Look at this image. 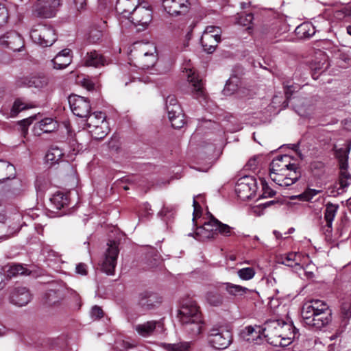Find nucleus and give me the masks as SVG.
<instances>
[{
  "mask_svg": "<svg viewBox=\"0 0 351 351\" xmlns=\"http://www.w3.org/2000/svg\"><path fill=\"white\" fill-rule=\"evenodd\" d=\"M292 333L293 326L281 319H269L262 328V335L274 346H285L281 341L290 340Z\"/></svg>",
  "mask_w": 351,
  "mask_h": 351,
  "instance_id": "nucleus-1",
  "label": "nucleus"
},
{
  "mask_svg": "<svg viewBox=\"0 0 351 351\" xmlns=\"http://www.w3.org/2000/svg\"><path fill=\"white\" fill-rule=\"evenodd\" d=\"M219 234L229 237L232 234V228L221 223L210 215L208 221L205 222L203 226L197 227L194 233H189L188 236L193 237L197 241L204 242L215 239Z\"/></svg>",
  "mask_w": 351,
  "mask_h": 351,
  "instance_id": "nucleus-2",
  "label": "nucleus"
},
{
  "mask_svg": "<svg viewBox=\"0 0 351 351\" xmlns=\"http://www.w3.org/2000/svg\"><path fill=\"white\" fill-rule=\"evenodd\" d=\"M30 37L35 43L43 47L51 46L57 39L53 27L43 24L32 29Z\"/></svg>",
  "mask_w": 351,
  "mask_h": 351,
  "instance_id": "nucleus-3",
  "label": "nucleus"
},
{
  "mask_svg": "<svg viewBox=\"0 0 351 351\" xmlns=\"http://www.w3.org/2000/svg\"><path fill=\"white\" fill-rule=\"evenodd\" d=\"M208 341L215 349L227 348L232 342L231 332L223 326H213L208 332Z\"/></svg>",
  "mask_w": 351,
  "mask_h": 351,
  "instance_id": "nucleus-4",
  "label": "nucleus"
},
{
  "mask_svg": "<svg viewBox=\"0 0 351 351\" xmlns=\"http://www.w3.org/2000/svg\"><path fill=\"white\" fill-rule=\"evenodd\" d=\"M291 157L285 154L277 156L269 165V177L273 181H276V174H283L287 171H293L295 174L296 166L291 162Z\"/></svg>",
  "mask_w": 351,
  "mask_h": 351,
  "instance_id": "nucleus-5",
  "label": "nucleus"
},
{
  "mask_svg": "<svg viewBox=\"0 0 351 351\" xmlns=\"http://www.w3.org/2000/svg\"><path fill=\"white\" fill-rule=\"evenodd\" d=\"M62 0H37L33 6L34 14L41 18L49 19L55 16Z\"/></svg>",
  "mask_w": 351,
  "mask_h": 351,
  "instance_id": "nucleus-6",
  "label": "nucleus"
},
{
  "mask_svg": "<svg viewBox=\"0 0 351 351\" xmlns=\"http://www.w3.org/2000/svg\"><path fill=\"white\" fill-rule=\"evenodd\" d=\"M257 189L256 180L252 176H244L238 180L235 186V193L241 200L252 197Z\"/></svg>",
  "mask_w": 351,
  "mask_h": 351,
  "instance_id": "nucleus-7",
  "label": "nucleus"
},
{
  "mask_svg": "<svg viewBox=\"0 0 351 351\" xmlns=\"http://www.w3.org/2000/svg\"><path fill=\"white\" fill-rule=\"evenodd\" d=\"M68 100L70 108L75 116L85 118L90 115L91 106L87 98L71 95L69 97Z\"/></svg>",
  "mask_w": 351,
  "mask_h": 351,
  "instance_id": "nucleus-8",
  "label": "nucleus"
},
{
  "mask_svg": "<svg viewBox=\"0 0 351 351\" xmlns=\"http://www.w3.org/2000/svg\"><path fill=\"white\" fill-rule=\"evenodd\" d=\"M108 247L101 264V270L108 275L114 274L119 250L117 243L112 241L108 243Z\"/></svg>",
  "mask_w": 351,
  "mask_h": 351,
  "instance_id": "nucleus-9",
  "label": "nucleus"
},
{
  "mask_svg": "<svg viewBox=\"0 0 351 351\" xmlns=\"http://www.w3.org/2000/svg\"><path fill=\"white\" fill-rule=\"evenodd\" d=\"M348 165L343 163L341 167L339 178L331 188L330 195L336 197L345 193L351 184V174L348 171Z\"/></svg>",
  "mask_w": 351,
  "mask_h": 351,
  "instance_id": "nucleus-10",
  "label": "nucleus"
},
{
  "mask_svg": "<svg viewBox=\"0 0 351 351\" xmlns=\"http://www.w3.org/2000/svg\"><path fill=\"white\" fill-rule=\"evenodd\" d=\"M162 7L169 14L178 16L189 12L190 3L189 0H162Z\"/></svg>",
  "mask_w": 351,
  "mask_h": 351,
  "instance_id": "nucleus-11",
  "label": "nucleus"
},
{
  "mask_svg": "<svg viewBox=\"0 0 351 351\" xmlns=\"http://www.w3.org/2000/svg\"><path fill=\"white\" fill-rule=\"evenodd\" d=\"M0 45L13 51H20L23 47V40L15 31L8 32L0 37Z\"/></svg>",
  "mask_w": 351,
  "mask_h": 351,
  "instance_id": "nucleus-12",
  "label": "nucleus"
},
{
  "mask_svg": "<svg viewBox=\"0 0 351 351\" xmlns=\"http://www.w3.org/2000/svg\"><path fill=\"white\" fill-rule=\"evenodd\" d=\"M162 302V298L156 293L144 291L139 295L138 306L143 311H150L158 307Z\"/></svg>",
  "mask_w": 351,
  "mask_h": 351,
  "instance_id": "nucleus-13",
  "label": "nucleus"
},
{
  "mask_svg": "<svg viewBox=\"0 0 351 351\" xmlns=\"http://www.w3.org/2000/svg\"><path fill=\"white\" fill-rule=\"evenodd\" d=\"M199 308L195 301L187 300L184 302L178 313L180 322H186L188 320H192L195 318V316L196 317L197 315L201 317L202 313Z\"/></svg>",
  "mask_w": 351,
  "mask_h": 351,
  "instance_id": "nucleus-14",
  "label": "nucleus"
},
{
  "mask_svg": "<svg viewBox=\"0 0 351 351\" xmlns=\"http://www.w3.org/2000/svg\"><path fill=\"white\" fill-rule=\"evenodd\" d=\"M129 19L136 26L145 27L152 21V10L148 8L138 5Z\"/></svg>",
  "mask_w": 351,
  "mask_h": 351,
  "instance_id": "nucleus-15",
  "label": "nucleus"
},
{
  "mask_svg": "<svg viewBox=\"0 0 351 351\" xmlns=\"http://www.w3.org/2000/svg\"><path fill=\"white\" fill-rule=\"evenodd\" d=\"M185 75L191 86V92L196 98L204 96V88L202 79L192 69H186Z\"/></svg>",
  "mask_w": 351,
  "mask_h": 351,
  "instance_id": "nucleus-16",
  "label": "nucleus"
},
{
  "mask_svg": "<svg viewBox=\"0 0 351 351\" xmlns=\"http://www.w3.org/2000/svg\"><path fill=\"white\" fill-rule=\"evenodd\" d=\"M32 300L29 290L25 287H16L11 293L10 301L12 304L23 306L27 305Z\"/></svg>",
  "mask_w": 351,
  "mask_h": 351,
  "instance_id": "nucleus-17",
  "label": "nucleus"
},
{
  "mask_svg": "<svg viewBox=\"0 0 351 351\" xmlns=\"http://www.w3.org/2000/svg\"><path fill=\"white\" fill-rule=\"evenodd\" d=\"M181 324L185 332L190 335L192 338L199 336L204 328V322L203 321L202 316H195L193 319L188 320L186 322H181Z\"/></svg>",
  "mask_w": 351,
  "mask_h": 351,
  "instance_id": "nucleus-18",
  "label": "nucleus"
},
{
  "mask_svg": "<svg viewBox=\"0 0 351 351\" xmlns=\"http://www.w3.org/2000/svg\"><path fill=\"white\" fill-rule=\"evenodd\" d=\"M138 0H117L115 6L116 12L123 17H130L132 12L135 10L138 5Z\"/></svg>",
  "mask_w": 351,
  "mask_h": 351,
  "instance_id": "nucleus-19",
  "label": "nucleus"
},
{
  "mask_svg": "<svg viewBox=\"0 0 351 351\" xmlns=\"http://www.w3.org/2000/svg\"><path fill=\"white\" fill-rule=\"evenodd\" d=\"M83 61L86 66L100 67L109 64V60L97 51L88 52Z\"/></svg>",
  "mask_w": 351,
  "mask_h": 351,
  "instance_id": "nucleus-20",
  "label": "nucleus"
},
{
  "mask_svg": "<svg viewBox=\"0 0 351 351\" xmlns=\"http://www.w3.org/2000/svg\"><path fill=\"white\" fill-rule=\"evenodd\" d=\"M33 107V105L25 104L21 99H16L10 111L5 108H1L0 110V113H1L5 118L8 119L10 117H15L20 112Z\"/></svg>",
  "mask_w": 351,
  "mask_h": 351,
  "instance_id": "nucleus-21",
  "label": "nucleus"
},
{
  "mask_svg": "<svg viewBox=\"0 0 351 351\" xmlns=\"http://www.w3.org/2000/svg\"><path fill=\"white\" fill-rule=\"evenodd\" d=\"M58 128V123L51 118H45L34 125L35 134L38 136L42 133H50Z\"/></svg>",
  "mask_w": 351,
  "mask_h": 351,
  "instance_id": "nucleus-22",
  "label": "nucleus"
},
{
  "mask_svg": "<svg viewBox=\"0 0 351 351\" xmlns=\"http://www.w3.org/2000/svg\"><path fill=\"white\" fill-rule=\"evenodd\" d=\"M69 49H64L60 51L56 56L51 60L53 66L56 69H64L71 63V56Z\"/></svg>",
  "mask_w": 351,
  "mask_h": 351,
  "instance_id": "nucleus-23",
  "label": "nucleus"
},
{
  "mask_svg": "<svg viewBox=\"0 0 351 351\" xmlns=\"http://www.w3.org/2000/svg\"><path fill=\"white\" fill-rule=\"evenodd\" d=\"M311 317H313L312 319L308 322V327L314 328L315 330H320L330 321V312L312 314L311 316H308V319Z\"/></svg>",
  "mask_w": 351,
  "mask_h": 351,
  "instance_id": "nucleus-24",
  "label": "nucleus"
},
{
  "mask_svg": "<svg viewBox=\"0 0 351 351\" xmlns=\"http://www.w3.org/2000/svg\"><path fill=\"white\" fill-rule=\"evenodd\" d=\"M48 84V78L44 75H36L27 77L21 80V84L28 87L43 88Z\"/></svg>",
  "mask_w": 351,
  "mask_h": 351,
  "instance_id": "nucleus-25",
  "label": "nucleus"
},
{
  "mask_svg": "<svg viewBox=\"0 0 351 351\" xmlns=\"http://www.w3.org/2000/svg\"><path fill=\"white\" fill-rule=\"evenodd\" d=\"M62 300L63 294L61 291L50 289L45 293L43 302L47 306H57Z\"/></svg>",
  "mask_w": 351,
  "mask_h": 351,
  "instance_id": "nucleus-26",
  "label": "nucleus"
},
{
  "mask_svg": "<svg viewBox=\"0 0 351 351\" xmlns=\"http://www.w3.org/2000/svg\"><path fill=\"white\" fill-rule=\"evenodd\" d=\"M157 327H162V324L160 322L148 321L143 324L136 325L134 328L140 335L143 337H148L153 333Z\"/></svg>",
  "mask_w": 351,
  "mask_h": 351,
  "instance_id": "nucleus-27",
  "label": "nucleus"
},
{
  "mask_svg": "<svg viewBox=\"0 0 351 351\" xmlns=\"http://www.w3.org/2000/svg\"><path fill=\"white\" fill-rule=\"evenodd\" d=\"M220 285L223 287L224 290L231 296H242L252 291L247 287L231 282H222Z\"/></svg>",
  "mask_w": 351,
  "mask_h": 351,
  "instance_id": "nucleus-28",
  "label": "nucleus"
},
{
  "mask_svg": "<svg viewBox=\"0 0 351 351\" xmlns=\"http://www.w3.org/2000/svg\"><path fill=\"white\" fill-rule=\"evenodd\" d=\"M220 40L221 39L219 38L212 37L210 34H208V32H204L201 37L200 43L204 50L208 53H211L215 50Z\"/></svg>",
  "mask_w": 351,
  "mask_h": 351,
  "instance_id": "nucleus-29",
  "label": "nucleus"
},
{
  "mask_svg": "<svg viewBox=\"0 0 351 351\" xmlns=\"http://www.w3.org/2000/svg\"><path fill=\"white\" fill-rule=\"evenodd\" d=\"M225 296L215 290L208 291L205 294L206 302L211 306L218 307L223 305Z\"/></svg>",
  "mask_w": 351,
  "mask_h": 351,
  "instance_id": "nucleus-30",
  "label": "nucleus"
},
{
  "mask_svg": "<svg viewBox=\"0 0 351 351\" xmlns=\"http://www.w3.org/2000/svg\"><path fill=\"white\" fill-rule=\"evenodd\" d=\"M166 110L168 117H173L175 114H180L182 112L180 105L179 104L175 95H169L165 100Z\"/></svg>",
  "mask_w": 351,
  "mask_h": 351,
  "instance_id": "nucleus-31",
  "label": "nucleus"
},
{
  "mask_svg": "<svg viewBox=\"0 0 351 351\" xmlns=\"http://www.w3.org/2000/svg\"><path fill=\"white\" fill-rule=\"evenodd\" d=\"M15 177V167L6 161H0V181H4Z\"/></svg>",
  "mask_w": 351,
  "mask_h": 351,
  "instance_id": "nucleus-32",
  "label": "nucleus"
},
{
  "mask_svg": "<svg viewBox=\"0 0 351 351\" xmlns=\"http://www.w3.org/2000/svg\"><path fill=\"white\" fill-rule=\"evenodd\" d=\"M308 171H311V176L315 180H322L325 175V165L321 161H313L311 162Z\"/></svg>",
  "mask_w": 351,
  "mask_h": 351,
  "instance_id": "nucleus-33",
  "label": "nucleus"
},
{
  "mask_svg": "<svg viewBox=\"0 0 351 351\" xmlns=\"http://www.w3.org/2000/svg\"><path fill=\"white\" fill-rule=\"evenodd\" d=\"M110 128L108 122H101L99 126L89 129V132L93 138L103 139L109 132Z\"/></svg>",
  "mask_w": 351,
  "mask_h": 351,
  "instance_id": "nucleus-34",
  "label": "nucleus"
},
{
  "mask_svg": "<svg viewBox=\"0 0 351 351\" xmlns=\"http://www.w3.org/2000/svg\"><path fill=\"white\" fill-rule=\"evenodd\" d=\"M328 305L319 300H308V314H316L327 313L328 311Z\"/></svg>",
  "mask_w": 351,
  "mask_h": 351,
  "instance_id": "nucleus-35",
  "label": "nucleus"
},
{
  "mask_svg": "<svg viewBox=\"0 0 351 351\" xmlns=\"http://www.w3.org/2000/svg\"><path fill=\"white\" fill-rule=\"evenodd\" d=\"M86 125L88 129L99 126L101 122H107L106 117L102 112H95L93 114L88 115Z\"/></svg>",
  "mask_w": 351,
  "mask_h": 351,
  "instance_id": "nucleus-36",
  "label": "nucleus"
},
{
  "mask_svg": "<svg viewBox=\"0 0 351 351\" xmlns=\"http://www.w3.org/2000/svg\"><path fill=\"white\" fill-rule=\"evenodd\" d=\"M63 156V152L62 149L57 147H52L47 152L45 158L47 162H50L51 165L58 163V162L62 159Z\"/></svg>",
  "mask_w": 351,
  "mask_h": 351,
  "instance_id": "nucleus-37",
  "label": "nucleus"
},
{
  "mask_svg": "<svg viewBox=\"0 0 351 351\" xmlns=\"http://www.w3.org/2000/svg\"><path fill=\"white\" fill-rule=\"evenodd\" d=\"M3 271L9 278H11L19 274H25L27 269L20 264H12L5 266Z\"/></svg>",
  "mask_w": 351,
  "mask_h": 351,
  "instance_id": "nucleus-38",
  "label": "nucleus"
},
{
  "mask_svg": "<svg viewBox=\"0 0 351 351\" xmlns=\"http://www.w3.org/2000/svg\"><path fill=\"white\" fill-rule=\"evenodd\" d=\"M55 208L60 210L68 204L67 196L62 192H57L51 198Z\"/></svg>",
  "mask_w": 351,
  "mask_h": 351,
  "instance_id": "nucleus-39",
  "label": "nucleus"
},
{
  "mask_svg": "<svg viewBox=\"0 0 351 351\" xmlns=\"http://www.w3.org/2000/svg\"><path fill=\"white\" fill-rule=\"evenodd\" d=\"M240 84V80L237 76L234 75L229 78L227 81L223 92L225 94L231 95L234 93L238 88Z\"/></svg>",
  "mask_w": 351,
  "mask_h": 351,
  "instance_id": "nucleus-40",
  "label": "nucleus"
},
{
  "mask_svg": "<svg viewBox=\"0 0 351 351\" xmlns=\"http://www.w3.org/2000/svg\"><path fill=\"white\" fill-rule=\"evenodd\" d=\"M162 347L167 351H188L190 347L188 342H180L178 343H163Z\"/></svg>",
  "mask_w": 351,
  "mask_h": 351,
  "instance_id": "nucleus-41",
  "label": "nucleus"
},
{
  "mask_svg": "<svg viewBox=\"0 0 351 351\" xmlns=\"http://www.w3.org/2000/svg\"><path fill=\"white\" fill-rule=\"evenodd\" d=\"M140 61L143 69H148L154 65L156 62V56L154 52H145Z\"/></svg>",
  "mask_w": 351,
  "mask_h": 351,
  "instance_id": "nucleus-42",
  "label": "nucleus"
},
{
  "mask_svg": "<svg viewBox=\"0 0 351 351\" xmlns=\"http://www.w3.org/2000/svg\"><path fill=\"white\" fill-rule=\"evenodd\" d=\"M338 206L333 204H328L325 210V219L328 227H331L332 221L335 217Z\"/></svg>",
  "mask_w": 351,
  "mask_h": 351,
  "instance_id": "nucleus-43",
  "label": "nucleus"
},
{
  "mask_svg": "<svg viewBox=\"0 0 351 351\" xmlns=\"http://www.w3.org/2000/svg\"><path fill=\"white\" fill-rule=\"evenodd\" d=\"M168 118L171 123L172 127L176 129L182 128L185 124L184 114L183 111L181 112L180 114L176 113L172 118L171 116H169Z\"/></svg>",
  "mask_w": 351,
  "mask_h": 351,
  "instance_id": "nucleus-44",
  "label": "nucleus"
},
{
  "mask_svg": "<svg viewBox=\"0 0 351 351\" xmlns=\"http://www.w3.org/2000/svg\"><path fill=\"white\" fill-rule=\"evenodd\" d=\"M294 110L300 117H305L307 115V107L304 101H301L299 99L293 98Z\"/></svg>",
  "mask_w": 351,
  "mask_h": 351,
  "instance_id": "nucleus-45",
  "label": "nucleus"
},
{
  "mask_svg": "<svg viewBox=\"0 0 351 351\" xmlns=\"http://www.w3.org/2000/svg\"><path fill=\"white\" fill-rule=\"evenodd\" d=\"M239 277L244 280L252 279L255 275V271L252 267H245L237 271Z\"/></svg>",
  "mask_w": 351,
  "mask_h": 351,
  "instance_id": "nucleus-46",
  "label": "nucleus"
},
{
  "mask_svg": "<svg viewBox=\"0 0 351 351\" xmlns=\"http://www.w3.org/2000/svg\"><path fill=\"white\" fill-rule=\"evenodd\" d=\"M297 254L295 253H289L285 256H282L278 262L283 265H287L289 267H293V265H296L297 263H295L296 261Z\"/></svg>",
  "mask_w": 351,
  "mask_h": 351,
  "instance_id": "nucleus-47",
  "label": "nucleus"
},
{
  "mask_svg": "<svg viewBox=\"0 0 351 351\" xmlns=\"http://www.w3.org/2000/svg\"><path fill=\"white\" fill-rule=\"evenodd\" d=\"M147 261L149 265L152 267L158 266L162 261L160 255L155 252L154 250L148 254Z\"/></svg>",
  "mask_w": 351,
  "mask_h": 351,
  "instance_id": "nucleus-48",
  "label": "nucleus"
},
{
  "mask_svg": "<svg viewBox=\"0 0 351 351\" xmlns=\"http://www.w3.org/2000/svg\"><path fill=\"white\" fill-rule=\"evenodd\" d=\"M295 34L298 39H305L307 37V29L306 23H303L298 25L295 29Z\"/></svg>",
  "mask_w": 351,
  "mask_h": 351,
  "instance_id": "nucleus-49",
  "label": "nucleus"
},
{
  "mask_svg": "<svg viewBox=\"0 0 351 351\" xmlns=\"http://www.w3.org/2000/svg\"><path fill=\"white\" fill-rule=\"evenodd\" d=\"M254 19L252 13L241 14L238 19V23L243 26H248L251 24Z\"/></svg>",
  "mask_w": 351,
  "mask_h": 351,
  "instance_id": "nucleus-50",
  "label": "nucleus"
},
{
  "mask_svg": "<svg viewBox=\"0 0 351 351\" xmlns=\"http://www.w3.org/2000/svg\"><path fill=\"white\" fill-rule=\"evenodd\" d=\"M204 32H208L212 37L221 39V29L217 26H208Z\"/></svg>",
  "mask_w": 351,
  "mask_h": 351,
  "instance_id": "nucleus-51",
  "label": "nucleus"
},
{
  "mask_svg": "<svg viewBox=\"0 0 351 351\" xmlns=\"http://www.w3.org/2000/svg\"><path fill=\"white\" fill-rule=\"evenodd\" d=\"M102 36V32L100 30L92 29L89 32L88 40L91 43H95L98 42Z\"/></svg>",
  "mask_w": 351,
  "mask_h": 351,
  "instance_id": "nucleus-52",
  "label": "nucleus"
},
{
  "mask_svg": "<svg viewBox=\"0 0 351 351\" xmlns=\"http://www.w3.org/2000/svg\"><path fill=\"white\" fill-rule=\"evenodd\" d=\"M8 19V12L4 4L0 3V26L5 24Z\"/></svg>",
  "mask_w": 351,
  "mask_h": 351,
  "instance_id": "nucleus-53",
  "label": "nucleus"
},
{
  "mask_svg": "<svg viewBox=\"0 0 351 351\" xmlns=\"http://www.w3.org/2000/svg\"><path fill=\"white\" fill-rule=\"evenodd\" d=\"M341 316L346 320H348L351 317V304L343 303L342 304Z\"/></svg>",
  "mask_w": 351,
  "mask_h": 351,
  "instance_id": "nucleus-54",
  "label": "nucleus"
},
{
  "mask_svg": "<svg viewBox=\"0 0 351 351\" xmlns=\"http://www.w3.org/2000/svg\"><path fill=\"white\" fill-rule=\"evenodd\" d=\"M289 175L285 173V176L282 178V182L279 183L280 186H288L293 184L297 180L298 176L295 174L294 177H289Z\"/></svg>",
  "mask_w": 351,
  "mask_h": 351,
  "instance_id": "nucleus-55",
  "label": "nucleus"
},
{
  "mask_svg": "<svg viewBox=\"0 0 351 351\" xmlns=\"http://www.w3.org/2000/svg\"><path fill=\"white\" fill-rule=\"evenodd\" d=\"M33 117H29L27 119H24L19 122V125L21 127L22 134L25 136L27 134V128L29 125L32 124Z\"/></svg>",
  "mask_w": 351,
  "mask_h": 351,
  "instance_id": "nucleus-56",
  "label": "nucleus"
},
{
  "mask_svg": "<svg viewBox=\"0 0 351 351\" xmlns=\"http://www.w3.org/2000/svg\"><path fill=\"white\" fill-rule=\"evenodd\" d=\"M91 317L95 319H99L104 316L103 310L98 306H95L91 309Z\"/></svg>",
  "mask_w": 351,
  "mask_h": 351,
  "instance_id": "nucleus-57",
  "label": "nucleus"
},
{
  "mask_svg": "<svg viewBox=\"0 0 351 351\" xmlns=\"http://www.w3.org/2000/svg\"><path fill=\"white\" fill-rule=\"evenodd\" d=\"M335 16L339 19L346 16H351V10L349 8L344 7L341 10L337 11Z\"/></svg>",
  "mask_w": 351,
  "mask_h": 351,
  "instance_id": "nucleus-58",
  "label": "nucleus"
},
{
  "mask_svg": "<svg viewBox=\"0 0 351 351\" xmlns=\"http://www.w3.org/2000/svg\"><path fill=\"white\" fill-rule=\"evenodd\" d=\"M263 194L261 195L262 197H271L276 195V191L269 187L267 185L263 186Z\"/></svg>",
  "mask_w": 351,
  "mask_h": 351,
  "instance_id": "nucleus-59",
  "label": "nucleus"
},
{
  "mask_svg": "<svg viewBox=\"0 0 351 351\" xmlns=\"http://www.w3.org/2000/svg\"><path fill=\"white\" fill-rule=\"evenodd\" d=\"M193 206L194 207L193 214V221L194 222L195 219L197 217H199L201 215V206L195 199H193Z\"/></svg>",
  "mask_w": 351,
  "mask_h": 351,
  "instance_id": "nucleus-60",
  "label": "nucleus"
},
{
  "mask_svg": "<svg viewBox=\"0 0 351 351\" xmlns=\"http://www.w3.org/2000/svg\"><path fill=\"white\" fill-rule=\"evenodd\" d=\"M75 271L78 274L86 276L88 273L87 265L84 263H80L76 265Z\"/></svg>",
  "mask_w": 351,
  "mask_h": 351,
  "instance_id": "nucleus-61",
  "label": "nucleus"
},
{
  "mask_svg": "<svg viewBox=\"0 0 351 351\" xmlns=\"http://www.w3.org/2000/svg\"><path fill=\"white\" fill-rule=\"evenodd\" d=\"M73 1L78 11L83 10L86 5V0H73Z\"/></svg>",
  "mask_w": 351,
  "mask_h": 351,
  "instance_id": "nucleus-62",
  "label": "nucleus"
},
{
  "mask_svg": "<svg viewBox=\"0 0 351 351\" xmlns=\"http://www.w3.org/2000/svg\"><path fill=\"white\" fill-rule=\"evenodd\" d=\"M290 197L291 199H293L295 198H299L302 201H307V189H304L302 194L298 195H292Z\"/></svg>",
  "mask_w": 351,
  "mask_h": 351,
  "instance_id": "nucleus-63",
  "label": "nucleus"
},
{
  "mask_svg": "<svg viewBox=\"0 0 351 351\" xmlns=\"http://www.w3.org/2000/svg\"><path fill=\"white\" fill-rule=\"evenodd\" d=\"M301 147H304L302 145V141H299L297 144H293V149H294L295 150V152H297V154L299 155V156L301 158H302V154H301V149H300Z\"/></svg>",
  "mask_w": 351,
  "mask_h": 351,
  "instance_id": "nucleus-64",
  "label": "nucleus"
}]
</instances>
